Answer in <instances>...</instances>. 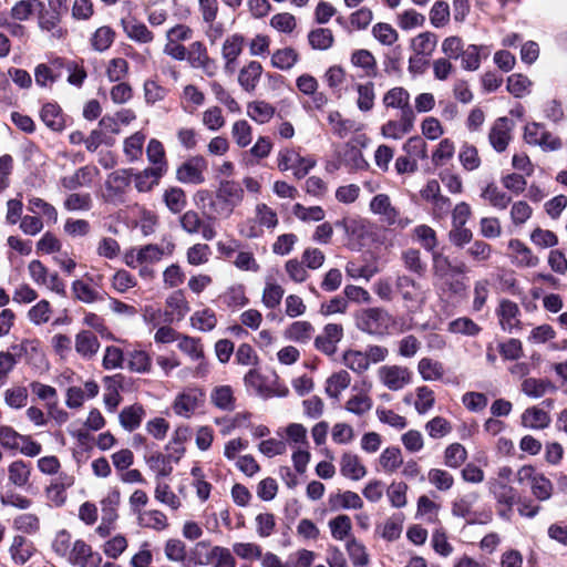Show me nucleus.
<instances>
[{"instance_id":"1","label":"nucleus","mask_w":567,"mask_h":567,"mask_svg":"<svg viewBox=\"0 0 567 567\" xmlns=\"http://www.w3.org/2000/svg\"><path fill=\"white\" fill-rule=\"evenodd\" d=\"M245 198V188L235 179H220L216 189L210 193L207 189L198 190L194 196L196 206L205 210L208 208L210 217L228 219L239 207Z\"/></svg>"},{"instance_id":"2","label":"nucleus","mask_w":567,"mask_h":567,"mask_svg":"<svg viewBox=\"0 0 567 567\" xmlns=\"http://www.w3.org/2000/svg\"><path fill=\"white\" fill-rule=\"evenodd\" d=\"M533 474L532 466H522L516 473L509 467H502L498 471V505H505L506 509L498 508V515L509 518L513 505L519 501V493L513 486L514 483H523Z\"/></svg>"},{"instance_id":"3","label":"nucleus","mask_w":567,"mask_h":567,"mask_svg":"<svg viewBox=\"0 0 567 567\" xmlns=\"http://www.w3.org/2000/svg\"><path fill=\"white\" fill-rule=\"evenodd\" d=\"M358 329L369 334L384 336L391 333L395 324L394 318L382 308H368L355 316Z\"/></svg>"},{"instance_id":"4","label":"nucleus","mask_w":567,"mask_h":567,"mask_svg":"<svg viewBox=\"0 0 567 567\" xmlns=\"http://www.w3.org/2000/svg\"><path fill=\"white\" fill-rule=\"evenodd\" d=\"M205 218H203L198 212L189 209L179 217V224L182 229L189 234H200L203 239L209 241L217 236L215 227L216 219L210 217L208 208L203 210Z\"/></svg>"},{"instance_id":"5","label":"nucleus","mask_w":567,"mask_h":567,"mask_svg":"<svg viewBox=\"0 0 567 567\" xmlns=\"http://www.w3.org/2000/svg\"><path fill=\"white\" fill-rule=\"evenodd\" d=\"M369 208L371 213L378 215L380 220L388 226H394L403 229L411 224V220L408 217L401 216L400 210L392 205L391 199L386 194L375 195L371 199Z\"/></svg>"},{"instance_id":"6","label":"nucleus","mask_w":567,"mask_h":567,"mask_svg":"<svg viewBox=\"0 0 567 567\" xmlns=\"http://www.w3.org/2000/svg\"><path fill=\"white\" fill-rule=\"evenodd\" d=\"M277 165L279 171H291L297 179H301L313 168L316 162L310 157L301 156L295 148H284L278 153Z\"/></svg>"},{"instance_id":"7","label":"nucleus","mask_w":567,"mask_h":567,"mask_svg":"<svg viewBox=\"0 0 567 567\" xmlns=\"http://www.w3.org/2000/svg\"><path fill=\"white\" fill-rule=\"evenodd\" d=\"M524 140L527 144L539 146L544 152H555L563 147L559 136L547 131L540 123H529L525 126Z\"/></svg>"},{"instance_id":"8","label":"nucleus","mask_w":567,"mask_h":567,"mask_svg":"<svg viewBox=\"0 0 567 567\" xmlns=\"http://www.w3.org/2000/svg\"><path fill=\"white\" fill-rule=\"evenodd\" d=\"M132 174L128 169H117L107 175L103 198L106 203L121 204L131 185Z\"/></svg>"},{"instance_id":"9","label":"nucleus","mask_w":567,"mask_h":567,"mask_svg":"<svg viewBox=\"0 0 567 567\" xmlns=\"http://www.w3.org/2000/svg\"><path fill=\"white\" fill-rule=\"evenodd\" d=\"M205 392L199 388H186L177 394L173 403L174 412L189 419L204 406Z\"/></svg>"},{"instance_id":"10","label":"nucleus","mask_w":567,"mask_h":567,"mask_svg":"<svg viewBox=\"0 0 567 567\" xmlns=\"http://www.w3.org/2000/svg\"><path fill=\"white\" fill-rule=\"evenodd\" d=\"M177 348L192 361L198 362L192 374L195 378H204L208 373V364L205 360L204 348L200 340L183 334L178 338Z\"/></svg>"},{"instance_id":"11","label":"nucleus","mask_w":567,"mask_h":567,"mask_svg":"<svg viewBox=\"0 0 567 567\" xmlns=\"http://www.w3.org/2000/svg\"><path fill=\"white\" fill-rule=\"evenodd\" d=\"M207 167L208 163L204 156H192L179 165L176 171V178L183 184L200 185L205 182Z\"/></svg>"},{"instance_id":"12","label":"nucleus","mask_w":567,"mask_h":567,"mask_svg":"<svg viewBox=\"0 0 567 567\" xmlns=\"http://www.w3.org/2000/svg\"><path fill=\"white\" fill-rule=\"evenodd\" d=\"M68 560L79 567H100L102 556L82 539L73 543Z\"/></svg>"},{"instance_id":"13","label":"nucleus","mask_w":567,"mask_h":567,"mask_svg":"<svg viewBox=\"0 0 567 567\" xmlns=\"http://www.w3.org/2000/svg\"><path fill=\"white\" fill-rule=\"evenodd\" d=\"M381 382L392 391H399L411 382V372L400 365H382L378 370Z\"/></svg>"},{"instance_id":"14","label":"nucleus","mask_w":567,"mask_h":567,"mask_svg":"<svg viewBox=\"0 0 567 567\" xmlns=\"http://www.w3.org/2000/svg\"><path fill=\"white\" fill-rule=\"evenodd\" d=\"M343 337L341 324L328 323L323 331L315 339L316 348L324 354L332 355L337 351V344Z\"/></svg>"},{"instance_id":"15","label":"nucleus","mask_w":567,"mask_h":567,"mask_svg":"<svg viewBox=\"0 0 567 567\" xmlns=\"http://www.w3.org/2000/svg\"><path fill=\"white\" fill-rule=\"evenodd\" d=\"M382 103L386 109H396L400 114L415 115L410 104V93L402 86H395L384 93Z\"/></svg>"},{"instance_id":"16","label":"nucleus","mask_w":567,"mask_h":567,"mask_svg":"<svg viewBox=\"0 0 567 567\" xmlns=\"http://www.w3.org/2000/svg\"><path fill=\"white\" fill-rule=\"evenodd\" d=\"M395 289L406 302L422 303L425 300V291L421 285L406 275L396 277Z\"/></svg>"},{"instance_id":"17","label":"nucleus","mask_w":567,"mask_h":567,"mask_svg":"<svg viewBox=\"0 0 567 567\" xmlns=\"http://www.w3.org/2000/svg\"><path fill=\"white\" fill-rule=\"evenodd\" d=\"M415 115L400 114L399 120H390L381 126L385 138L400 140L414 128Z\"/></svg>"},{"instance_id":"18","label":"nucleus","mask_w":567,"mask_h":567,"mask_svg":"<svg viewBox=\"0 0 567 567\" xmlns=\"http://www.w3.org/2000/svg\"><path fill=\"white\" fill-rule=\"evenodd\" d=\"M43 124L53 132H62L66 126L65 115L58 103L48 102L40 111Z\"/></svg>"},{"instance_id":"19","label":"nucleus","mask_w":567,"mask_h":567,"mask_svg":"<svg viewBox=\"0 0 567 567\" xmlns=\"http://www.w3.org/2000/svg\"><path fill=\"white\" fill-rule=\"evenodd\" d=\"M166 307L169 311L165 313L164 322L181 321L190 310L188 301L182 290L174 291L167 297Z\"/></svg>"},{"instance_id":"20","label":"nucleus","mask_w":567,"mask_h":567,"mask_svg":"<svg viewBox=\"0 0 567 567\" xmlns=\"http://www.w3.org/2000/svg\"><path fill=\"white\" fill-rule=\"evenodd\" d=\"M432 261L434 275L441 280L447 279L454 274H463L466 270L463 262L453 265L446 256L436 250L432 252Z\"/></svg>"},{"instance_id":"21","label":"nucleus","mask_w":567,"mask_h":567,"mask_svg":"<svg viewBox=\"0 0 567 567\" xmlns=\"http://www.w3.org/2000/svg\"><path fill=\"white\" fill-rule=\"evenodd\" d=\"M74 347L79 355L89 360L97 353L100 341L93 332L82 330L75 336Z\"/></svg>"},{"instance_id":"22","label":"nucleus","mask_w":567,"mask_h":567,"mask_svg":"<svg viewBox=\"0 0 567 567\" xmlns=\"http://www.w3.org/2000/svg\"><path fill=\"white\" fill-rule=\"evenodd\" d=\"M73 298L83 303L103 301L106 293L96 290L85 280H74L71 286Z\"/></svg>"},{"instance_id":"23","label":"nucleus","mask_w":567,"mask_h":567,"mask_svg":"<svg viewBox=\"0 0 567 567\" xmlns=\"http://www.w3.org/2000/svg\"><path fill=\"white\" fill-rule=\"evenodd\" d=\"M215 546L209 540L197 542L189 550L188 567L209 566Z\"/></svg>"},{"instance_id":"24","label":"nucleus","mask_w":567,"mask_h":567,"mask_svg":"<svg viewBox=\"0 0 567 567\" xmlns=\"http://www.w3.org/2000/svg\"><path fill=\"white\" fill-rule=\"evenodd\" d=\"M95 168L82 166L73 175L64 176L60 179L61 186L66 190L90 186L94 177Z\"/></svg>"},{"instance_id":"25","label":"nucleus","mask_w":567,"mask_h":567,"mask_svg":"<svg viewBox=\"0 0 567 567\" xmlns=\"http://www.w3.org/2000/svg\"><path fill=\"white\" fill-rule=\"evenodd\" d=\"M340 472L347 478L359 481L365 476L367 468L358 455L344 453L340 460Z\"/></svg>"},{"instance_id":"26","label":"nucleus","mask_w":567,"mask_h":567,"mask_svg":"<svg viewBox=\"0 0 567 567\" xmlns=\"http://www.w3.org/2000/svg\"><path fill=\"white\" fill-rule=\"evenodd\" d=\"M522 425L532 430H544L549 426L551 419L545 410L538 406L526 409L522 414Z\"/></svg>"},{"instance_id":"27","label":"nucleus","mask_w":567,"mask_h":567,"mask_svg":"<svg viewBox=\"0 0 567 567\" xmlns=\"http://www.w3.org/2000/svg\"><path fill=\"white\" fill-rule=\"evenodd\" d=\"M9 352L14 354V359L17 361L21 358H25L29 361L43 359L40 342L35 339H24L18 344H12Z\"/></svg>"},{"instance_id":"28","label":"nucleus","mask_w":567,"mask_h":567,"mask_svg":"<svg viewBox=\"0 0 567 567\" xmlns=\"http://www.w3.org/2000/svg\"><path fill=\"white\" fill-rule=\"evenodd\" d=\"M164 554L167 560L177 563L182 567H188L189 551L186 545L178 538H169L164 545Z\"/></svg>"},{"instance_id":"29","label":"nucleus","mask_w":567,"mask_h":567,"mask_svg":"<svg viewBox=\"0 0 567 567\" xmlns=\"http://www.w3.org/2000/svg\"><path fill=\"white\" fill-rule=\"evenodd\" d=\"M261 73V64L257 61H250L239 71L238 83L245 91L252 92L260 80Z\"/></svg>"},{"instance_id":"30","label":"nucleus","mask_w":567,"mask_h":567,"mask_svg":"<svg viewBox=\"0 0 567 567\" xmlns=\"http://www.w3.org/2000/svg\"><path fill=\"white\" fill-rule=\"evenodd\" d=\"M145 416V410L141 404H132L130 406H125L120 415V424L122 427L128 432H133L137 427H140L143 419Z\"/></svg>"},{"instance_id":"31","label":"nucleus","mask_w":567,"mask_h":567,"mask_svg":"<svg viewBox=\"0 0 567 567\" xmlns=\"http://www.w3.org/2000/svg\"><path fill=\"white\" fill-rule=\"evenodd\" d=\"M508 255L519 266L534 267L538 264V258L530 249L516 239L509 241Z\"/></svg>"},{"instance_id":"32","label":"nucleus","mask_w":567,"mask_h":567,"mask_svg":"<svg viewBox=\"0 0 567 567\" xmlns=\"http://www.w3.org/2000/svg\"><path fill=\"white\" fill-rule=\"evenodd\" d=\"M123 29L126 35L138 43H151L154 40V33L146 27L145 23L140 22L135 19L122 21Z\"/></svg>"},{"instance_id":"33","label":"nucleus","mask_w":567,"mask_h":567,"mask_svg":"<svg viewBox=\"0 0 567 567\" xmlns=\"http://www.w3.org/2000/svg\"><path fill=\"white\" fill-rule=\"evenodd\" d=\"M556 390V385L548 379L527 378L522 383V391L530 398H540Z\"/></svg>"},{"instance_id":"34","label":"nucleus","mask_w":567,"mask_h":567,"mask_svg":"<svg viewBox=\"0 0 567 567\" xmlns=\"http://www.w3.org/2000/svg\"><path fill=\"white\" fill-rule=\"evenodd\" d=\"M437 45V37L426 31L417 34L411 40V49L415 54L430 58Z\"/></svg>"},{"instance_id":"35","label":"nucleus","mask_w":567,"mask_h":567,"mask_svg":"<svg viewBox=\"0 0 567 567\" xmlns=\"http://www.w3.org/2000/svg\"><path fill=\"white\" fill-rule=\"evenodd\" d=\"M519 309L515 302L504 300L501 302V324L503 330L512 333L515 329L520 328V320L518 318Z\"/></svg>"},{"instance_id":"36","label":"nucleus","mask_w":567,"mask_h":567,"mask_svg":"<svg viewBox=\"0 0 567 567\" xmlns=\"http://www.w3.org/2000/svg\"><path fill=\"white\" fill-rule=\"evenodd\" d=\"M31 466L22 460L13 461L8 466L9 482L17 487H24L29 484Z\"/></svg>"},{"instance_id":"37","label":"nucleus","mask_w":567,"mask_h":567,"mask_svg":"<svg viewBox=\"0 0 567 567\" xmlns=\"http://www.w3.org/2000/svg\"><path fill=\"white\" fill-rule=\"evenodd\" d=\"M439 511V504L430 499L426 495H422L417 499L415 517L423 519L427 524H440Z\"/></svg>"},{"instance_id":"38","label":"nucleus","mask_w":567,"mask_h":567,"mask_svg":"<svg viewBox=\"0 0 567 567\" xmlns=\"http://www.w3.org/2000/svg\"><path fill=\"white\" fill-rule=\"evenodd\" d=\"M137 518L141 526L157 532L164 530L168 527L166 515L158 509L138 512Z\"/></svg>"},{"instance_id":"39","label":"nucleus","mask_w":567,"mask_h":567,"mask_svg":"<svg viewBox=\"0 0 567 567\" xmlns=\"http://www.w3.org/2000/svg\"><path fill=\"white\" fill-rule=\"evenodd\" d=\"M315 328L309 321H295L286 330V337L289 340L299 343H307L311 340Z\"/></svg>"},{"instance_id":"40","label":"nucleus","mask_w":567,"mask_h":567,"mask_svg":"<svg viewBox=\"0 0 567 567\" xmlns=\"http://www.w3.org/2000/svg\"><path fill=\"white\" fill-rule=\"evenodd\" d=\"M33 553V546L23 536H16L10 546V555L13 561L18 565L25 564Z\"/></svg>"},{"instance_id":"41","label":"nucleus","mask_w":567,"mask_h":567,"mask_svg":"<svg viewBox=\"0 0 567 567\" xmlns=\"http://www.w3.org/2000/svg\"><path fill=\"white\" fill-rule=\"evenodd\" d=\"M351 63L363 70L367 76H375L378 72L377 61L369 50H355L351 55Z\"/></svg>"},{"instance_id":"42","label":"nucleus","mask_w":567,"mask_h":567,"mask_svg":"<svg viewBox=\"0 0 567 567\" xmlns=\"http://www.w3.org/2000/svg\"><path fill=\"white\" fill-rule=\"evenodd\" d=\"M308 42L311 49L326 51L333 45L334 37L328 28H317L308 33Z\"/></svg>"},{"instance_id":"43","label":"nucleus","mask_w":567,"mask_h":567,"mask_svg":"<svg viewBox=\"0 0 567 567\" xmlns=\"http://www.w3.org/2000/svg\"><path fill=\"white\" fill-rule=\"evenodd\" d=\"M247 114L252 121L259 124H265L272 118L275 107L265 101H254L248 103Z\"/></svg>"},{"instance_id":"44","label":"nucleus","mask_w":567,"mask_h":567,"mask_svg":"<svg viewBox=\"0 0 567 567\" xmlns=\"http://www.w3.org/2000/svg\"><path fill=\"white\" fill-rule=\"evenodd\" d=\"M213 404L224 411H233L235 409V398L233 389L229 385L216 386L210 394Z\"/></svg>"},{"instance_id":"45","label":"nucleus","mask_w":567,"mask_h":567,"mask_svg":"<svg viewBox=\"0 0 567 567\" xmlns=\"http://www.w3.org/2000/svg\"><path fill=\"white\" fill-rule=\"evenodd\" d=\"M528 480L530 481L532 493L538 501L543 502L551 497L554 486L544 474L533 472Z\"/></svg>"},{"instance_id":"46","label":"nucleus","mask_w":567,"mask_h":567,"mask_svg":"<svg viewBox=\"0 0 567 567\" xmlns=\"http://www.w3.org/2000/svg\"><path fill=\"white\" fill-rule=\"evenodd\" d=\"M379 463L385 473H394L403 464L401 450L395 446L386 447L380 454Z\"/></svg>"},{"instance_id":"47","label":"nucleus","mask_w":567,"mask_h":567,"mask_svg":"<svg viewBox=\"0 0 567 567\" xmlns=\"http://www.w3.org/2000/svg\"><path fill=\"white\" fill-rule=\"evenodd\" d=\"M254 217L256 218L257 223L260 225L264 231L265 228L274 230L279 223L276 210L265 203H259L256 205Z\"/></svg>"},{"instance_id":"48","label":"nucleus","mask_w":567,"mask_h":567,"mask_svg":"<svg viewBox=\"0 0 567 567\" xmlns=\"http://www.w3.org/2000/svg\"><path fill=\"white\" fill-rule=\"evenodd\" d=\"M38 12V25L43 31H54L58 29L62 14L53 11L52 9L44 6L41 1V7L37 10Z\"/></svg>"},{"instance_id":"49","label":"nucleus","mask_w":567,"mask_h":567,"mask_svg":"<svg viewBox=\"0 0 567 567\" xmlns=\"http://www.w3.org/2000/svg\"><path fill=\"white\" fill-rule=\"evenodd\" d=\"M346 549L354 567H367L369 565L370 559L365 546L354 537L348 539Z\"/></svg>"},{"instance_id":"50","label":"nucleus","mask_w":567,"mask_h":567,"mask_svg":"<svg viewBox=\"0 0 567 567\" xmlns=\"http://www.w3.org/2000/svg\"><path fill=\"white\" fill-rule=\"evenodd\" d=\"M63 207L68 212H89L93 207V199L89 193H71L65 197Z\"/></svg>"},{"instance_id":"51","label":"nucleus","mask_w":567,"mask_h":567,"mask_svg":"<svg viewBox=\"0 0 567 567\" xmlns=\"http://www.w3.org/2000/svg\"><path fill=\"white\" fill-rule=\"evenodd\" d=\"M358 93L357 106L361 112H369L374 106L375 92L372 82L358 83L355 85Z\"/></svg>"},{"instance_id":"52","label":"nucleus","mask_w":567,"mask_h":567,"mask_svg":"<svg viewBox=\"0 0 567 567\" xmlns=\"http://www.w3.org/2000/svg\"><path fill=\"white\" fill-rule=\"evenodd\" d=\"M417 371L425 381L440 380L444 374L443 364L431 358H422L419 361Z\"/></svg>"},{"instance_id":"53","label":"nucleus","mask_w":567,"mask_h":567,"mask_svg":"<svg viewBox=\"0 0 567 567\" xmlns=\"http://www.w3.org/2000/svg\"><path fill=\"white\" fill-rule=\"evenodd\" d=\"M155 499L166 505L173 511H177L182 506L179 497L172 491L171 486L162 481H157L155 492Z\"/></svg>"},{"instance_id":"54","label":"nucleus","mask_w":567,"mask_h":567,"mask_svg":"<svg viewBox=\"0 0 567 567\" xmlns=\"http://www.w3.org/2000/svg\"><path fill=\"white\" fill-rule=\"evenodd\" d=\"M152 367V359L144 350H133L127 352V368L137 373H147Z\"/></svg>"},{"instance_id":"55","label":"nucleus","mask_w":567,"mask_h":567,"mask_svg":"<svg viewBox=\"0 0 567 567\" xmlns=\"http://www.w3.org/2000/svg\"><path fill=\"white\" fill-rule=\"evenodd\" d=\"M351 378L347 371L333 373L326 382V393L333 399H338L340 393L350 384Z\"/></svg>"},{"instance_id":"56","label":"nucleus","mask_w":567,"mask_h":567,"mask_svg":"<svg viewBox=\"0 0 567 567\" xmlns=\"http://www.w3.org/2000/svg\"><path fill=\"white\" fill-rule=\"evenodd\" d=\"M39 7H41V0H20L11 8L10 16L16 21H27Z\"/></svg>"},{"instance_id":"57","label":"nucleus","mask_w":567,"mask_h":567,"mask_svg":"<svg viewBox=\"0 0 567 567\" xmlns=\"http://www.w3.org/2000/svg\"><path fill=\"white\" fill-rule=\"evenodd\" d=\"M162 168H145L143 172L135 175V187L138 192H148L153 188L158 179L163 176Z\"/></svg>"},{"instance_id":"58","label":"nucleus","mask_w":567,"mask_h":567,"mask_svg":"<svg viewBox=\"0 0 567 567\" xmlns=\"http://www.w3.org/2000/svg\"><path fill=\"white\" fill-rule=\"evenodd\" d=\"M299 60V55L292 48H284L274 52L271 65L279 70L291 69Z\"/></svg>"},{"instance_id":"59","label":"nucleus","mask_w":567,"mask_h":567,"mask_svg":"<svg viewBox=\"0 0 567 567\" xmlns=\"http://www.w3.org/2000/svg\"><path fill=\"white\" fill-rule=\"evenodd\" d=\"M342 163L351 171L367 169L369 163L364 159L362 152L354 145L347 144Z\"/></svg>"},{"instance_id":"60","label":"nucleus","mask_w":567,"mask_h":567,"mask_svg":"<svg viewBox=\"0 0 567 567\" xmlns=\"http://www.w3.org/2000/svg\"><path fill=\"white\" fill-rule=\"evenodd\" d=\"M163 198L166 207L173 214L181 213L187 204L186 194L179 187H171L166 189Z\"/></svg>"},{"instance_id":"61","label":"nucleus","mask_w":567,"mask_h":567,"mask_svg":"<svg viewBox=\"0 0 567 567\" xmlns=\"http://www.w3.org/2000/svg\"><path fill=\"white\" fill-rule=\"evenodd\" d=\"M244 381L247 389L251 390L259 396H269L271 394V390L267 385L266 379L255 369H251L246 373Z\"/></svg>"},{"instance_id":"62","label":"nucleus","mask_w":567,"mask_h":567,"mask_svg":"<svg viewBox=\"0 0 567 567\" xmlns=\"http://www.w3.org/2000/svg\"><path fill=\"white\" fill-rule=\"evenodd\" d=\"M147 464L152 471L159 477H167L173 472L172 456L162 453H154L147 458Z\"/></svg>"},{"instance_id":"63","label":"nucleus","mask_w":567,"mask_h":567,"mask_svg":"<svg viewBox=\"0 0 567 567\" xmlns=\"http://www.w3.org/2000/svg\"><path fill=\"white\" fill-rule=\"evenodd\" d=\"M343 363L354 373L361 374L369 369V360L364 352L348 350L343 353Z\"/></svg>"},{"instance_id":"64","label":"nucleus","mask_w":567,"mask_h":567,"mask_svg":"<svg viewBox=\"0 0 567 567\" xmlns=\"http://www.w3.org/2000/svg\"><path fill=\"white\" fill-rule=\"evenodd\" d=\"M192 326L195 329L207 332L212 331L217 324L216 313L212 309L196 311L190 318Z\"/></svg>"}]
</instances>
